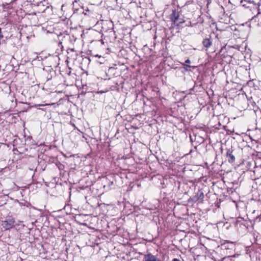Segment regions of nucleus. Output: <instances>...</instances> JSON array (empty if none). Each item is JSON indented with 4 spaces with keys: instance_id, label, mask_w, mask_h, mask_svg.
<instances>
[{
    "instance_id": "obj_1",
    "label": "nucleus",
    "mask_w": 261,
    "mask_h": 261,
    "mask_svg": "<svg viewBox=\"0 0 261 261\" xmlns=\"http://www.w3.org/2000/svg\"><path fill=\"white\" fill-rule=\"evenodd\" d=\"M2 225L6 230H8L15 226V221L12 216H7L6 219L2 221Z\"/></svg>"
},
{
    "instance_id": "obj_12",
    "label": "nucleus",
    "mask_w": 261,
    "mask_h": 261,
    "mask_svg": "<svg viewBox=\"0 0 261 261\" xmlns=\"http://www.w3.org/2000/svg\"><path fill=\"white\" fill-rule=\"evenodd\" d=\"M172 261H180L178 259L174 258Z\"/></svg>"
},
{
    "instance_id": "obj_4",
    "label": "nucleus",
    "mask_w": 261,
    "mask_h": 261,
    "mask_svg": "<svg viewBox=\"0 0 261 261\" xmlns=\"http://www.w3.org/2000/svg\"><path fill=\"white\" fill-rule=\"evenodd\" d=\"M144 258V261H160L157 256L153 255L150 253L145 254Z\"/></svg>"
},
{
    "instance_id": "obj_11",
    "label": "nucleus",
    "mask_w": 261,
    "mask_h": 261,
    "mask_svg": "<svg viewBox=\"0 0 261 261\" xmlns=\"http://www.w3.org/2000/svg\"><path fill=\"white\" fill-rule=\"evenodd\" d=\"M239 255L238 254H236L232 256H230V257H236V256H238Z\"/></svg>"
},
{
    "instance_id": "obj_3",
    "label": "nucleus",
    "mask_w": 261,
    "mask_h": 261,
    "mask_svg": "<svg viewBox=\"0 0 261 261\" xmlns=\"http://www.w3.org/2000/svg\"><path fill=\"white\" fill-rule=\"evenodd\" d=\"M204 195L203 192L201 190H198L196 192L195 196H194L192 199L193 201L196 202L199 200H202L204 198Z\"/></svg>"
},
{
    "instance_id": "obj_13",
    "label": "nucleus",
    "mask_w": 261,
    "mask_h": 261,
    "mask_svg": "<svg viewBox=\"0 0 261 261\" xmlns=\"http://www.w3.org/2000/svg\"><path fill=\"white\" fill-rule=\"evenodd\" d=\"M260 14V13L259 12H258V13H257V14L256 15V16H259V15Z\"/></svg>"
},
{
    "instance_id": "obj_15",
    "label": "nucleus",
    "mask_w": 261,
    "mask_h": 261,
    "mask_svg": "<svg viewBox=\"0 0 261 261\" xmlns=\"http://www.w3.org/2000/svg\"><path fill=\"white\" fill-rule=\"evenodd\" d=\"M38 106H41V105H37V106H36V107H38Z\"/></svg>"
},
{
    "instance_id": "obj_14",
    "label": "nucleus",
    "mask_w": 261,
    "mask_h": 261,
    "mask_svg": "<svg viewBox=\"0 0 261 261\" xmlns=\"http://www.w3.org/2000/svg\"><path fill=\"white\" fill-rule=\"evenodd\" d=\"M187 67H191L192 66H190V65H187Z\"/></svg>"
},
{
    "instance_id": "obj_6",
    "label": "nucleus",
    "mask_w": 261,
    "mask_h": 261,
    "mask_svg": "<svg viewBox=\"0 0 261 261\" xmlns=\"http://www.w3.org/2000/svg\"><path fill=\"white\" fill-rule=\"evenodd\" d=\"M179 13L175 10L172 11V13L171 15V19L174 22H176L177 21L178 18L179 17Z\"/></svg>"
},
{
    "instance_id": "obj_2",
    "label": "nucleus",
    "mask_w": 261,
    "mask_h": 261,
    "mask_svg": "<svg viewBox=\"0 0 261 261\" xmlns=\"http://www.w3.org/2000/svg\"><path fill=\"white\" fill-rule=\"evenodd\" d=\"M231 148L228 149L226 153V156L228 159L229 163H232L235 161V156Z\"/></svg>"
},
{
    "instance_id": "obj_7",
    "label": "nucleus",
    "mask_w": 261,
    "mask_h": 261,
    "mask_svg": "<svg viewBox=\"0 0 261 261\" xmlns=\"http://www.w3.org/2000/svg\"><path fill=\"white\" fill-rule=\"evenodd\" d=\"M212 43V42L211 40L208 38H205L203 39L202 41V44L206 48L210 47L211 46Z\"/></svg>"
},
{
    "instance_id": "obj_5",
    "label": "nucleus",
    "mask_w": 261,
    "mask_h": 261,
    "mask_svg": "<svg viewBox=\"0 0 261 261\" xmlns=\"http://www.w3.org/2000/svg\"><path fill=\"white\" fill-rule=\"evenodd\" d=\"M221 245L225 249H232L234 246V242L227 240H225Z\"/></svg>"
},
{
    "instance_id": "obj_10",
    "label": "nucleus",
    "mask_w": 261,
    "mask_h": 261,
    "mask_svg": "<svg viewBox=\"0 0 261 261\" xmlns=\"http://www.w3.org/2000/svg\"><path fill=\"white\" fill-rule=\"evenodd\" d=\"M51 77H51V76H47L46 77V78H47L46 81H48V80H50V79H51Z\"/></svg>"
},
{
    "instance_id": "obj_8",
    "label": "nucleus",
    "mask_w": 261,
    "mask_h": 261,
    "mask_svg": "<svg viewBox=\"0 0 261 261\" xmlns=\"http://www.w3.org/2000/svg\"><path fill=\"white\" fill-rule=\"evenodd\" d=\"M246 3H252V2L251 1H241V4L242 5V6L244 7H248V6H247V4Z\"/></svg>"
},
{
    "instance_id": "obj_9",
    "label": "nucleus",
    "mask_w": 261,
    "mask_h": 261,
    "mask_svg": "<svg viewBox=\"0 0 261 261\" xmlns=\"http://www.w3.org/2000/svg\"><path fill=\"white\" fill-rule=\"evenodd\" d=\"M185 63L189 64L191 63V61L189 59H187V60H186Z\"/></svg>"
}]
</instances>
